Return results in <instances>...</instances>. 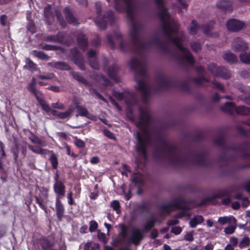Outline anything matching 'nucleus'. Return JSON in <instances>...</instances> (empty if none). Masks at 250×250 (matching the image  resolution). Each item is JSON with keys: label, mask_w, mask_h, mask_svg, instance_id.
<instances>
[{"label": "nucleus", "mask_w": 250, "mask_h": 250, "mask_svg": "<svg viewBox=\"0 0 250 250\" xmlns=\"http://www.w3.org/2000/svg\"><path fill=\"white\" fill-rule=\"evenodd\" d=\"M115 8L119 12L125 10L127 17L131 24L129 36L131 44L138 51L139 49H144L152 47H157L164 51H167L163 42L157 35H154L151 40L142 43L140 39V32L143 29V23L135 19V12L138 8L134 0H115Z\"/></svg>", "instance_id": "nucleus-1"}, {"label": "nucleus", "mask_w": 250, "mask_h": 250, "mask_svg": "<svg viewBox=\"0 0 250 250\" xmlns=\"http://www.w3.org/2000/svg\"><path fill=\"white\" fill-rule=\"evenodd\" d=\"M140 120L137 123V126L142 131L143 136H141L139 132L136 133V139L137 143L136 149L143 156L145 159H146V145L151 144L154 140L159 138V134L157 131L149 129L148 125L150 119V114L147 110L144 109L140 107Z\"/></svg>", "instance_id": "nucleus-2"}, {"label": "nucleus", "mask_w": 250, "mask_h": 250, "mask_svg": "<svg viewBox=\"0 0 250 250\" xmlns=\"http://www.w3.org/2000/svg\"><path fill=\"white\" fill-rule=\"evenodd\" d=\"M129 65L130 68L135 71V79L137 83L135 88L141 94L143 102L147 104L150 97V88L147 82L145 63L136 58H132Z\"/></svg>", "instance_id": "nucleus-3"}, {"label": "nucleus", "mask_w": 250, "mask_h": 250, "mask_svg": "<svg viewBox=\"0 0 250 250\" xmlns=\"http://www.w3.org/2000/svg\"><path fill=\"white\" fill-rule=\"evenodd\" d=\"M162 153L170 164L173 165L191 162L197 165L204 164V157L200 154H192L188 156H184L180 153L176 147L167 142H164L162 146Z\"/></svg>", "instance_id": "nucleus-4"}, {"label": "nucleus", "mask_w": 250, "mask_h": 250, "mask_svg": "<svg viewBox=\"0 0 250 250\" xmlns=\"http://www.w3.org/2000/svg\"><path fill=\"white\" fill-rule=\"evenodd\" d=\"M192 204V202L187 201L183 197H180L175 199L172 203L161 206L160 208L163 212L167 213L171 211L173 208L181 209L182 210L177 214V217L182 218L186 215L187 211L191 209Z\"/></svg>", "instance_id": "nucleus-5"}, {"label": "nucleus", "mask_w": 250, "mask_h": 250, "mask_svg": "<svg viewBox=\"0 0 250 250\" xmlns=\"http://www.w3.org/2000/svg\"><path fill=\"white\" fill-rule=\"evenodd\" d=\"M72 55V61L77 65L79 68L82 70L85 69L84 60L82 55L78 50L76 47L74 48L71 51Z\"/></svg>", "instance_id": "nucleus-6"}, {"label": "nucleus", "mask_w": 250, "mask_h": 250, "mask_svg": "<svg viewBox=\"0 0 250 250\" xmlns=\"http://www.w3.org/2000/svg\"><path fill=\"white\" fill-rule=\"evenodd\" d=\"M226 26L228 30L236 32L244 28L245 24L242 21L232 19L227 21Z\"/></svg>", "instance_id": "nucleus-7"}, {"label": "nucleus", "mask_w": 250, "mask_h": 250, "mask_svg": "<svg viewBox=\"0 0 250 250\" xmlns=\"http://www.w3.org/2000/svg\"><path fill=\"white\" fill-rule=\"evenodd\" d=\"M114 20L113 12L109 10L104 16L102 19L96 21V24L101 30H104L106 28L107 22L111 23L114 21Z\"/></svg>", "instance_id": "nucleus-8"}, {"label": "nucleus", "mask_w": 250, "mask_h": 250, "mask_svg": "<svg viewBox=\"0 0 250 250\" xmlns=\"http://www.w3.org/2000/svg\"><path fill=\"white\" fill-rule=\"evenodd\" d=\"M232 49L237 52L245 51L248 49V45L245 41L239 37L234 39L232 43Z\"/></svg>", "instance_id": "nucleus-9"}, {"label": "nucleus", "mask_w": 250, "mask_h": 250, "mask_svg": "<svg viewBox=\"0 0 250 250\" xmlns=\"http://www.w3.org/2000/svg\"><path fill=\"white\" fill-rule=\"evenodd\" d=\"M114 35L117 39H121L119 47L122 51L127 52L131 50L130 44L122 39V35L119 32H115Z\"/></svg>", "instance_id": "nucleus-10"}, {"label": "nucleus", "mask_w": 250, "mask_h": 250, "mask_svg": "<svg viewBox=\"0 0 250 250\" xmlns=\"http://www.w3.org/2000/svg\"><path fill=\"white\" fill-rule=\"evenodd\" d=\"M217 7L225 12H230L232 10V5L231 1L226 0H220L216 3Z\"/></svg>", "instance_id": "nucleus-11"}, {"label": "nucleus", "mask_w": 250, "mask_h": 250, "mask_svg": "<svg viewBox=\"0 0 250 250\" xmlns=\"http://www.w3.org/2000/svg\"><path fill=\"white\" fill-rule=\"evenodd\" d=\"M54 190L57 194L56 199H60L65 195V186L62 182H57L54 185Z\"/></svg>", "instance_id": "nucleus-12"}, {"label": "nucleus", "mask_w": 250, "mask_h": 250, "mask_svg": "<svg viewBox=\"0 0 250 250\" xmlns=\"http://www.w3.org/2000/svg\"><path fill=\"white\" fill-rule=\"evenodd\" d=\"M64 14L65 15V20L69 24L74 25L79 24L77 19L74 16L72 12L68 7H65L64 9Z\"/></svg>", "instance_id": "nucleus-13"}, {"label": "nucleus", "mask_w": 250, "mask_h": 250, "mask_svg": "<svg viewBox=\"0 0 250 250\" xmlns=\"http://www.w3.org/2000/svg\"><path fill=\"white\" fill-rule=\"evenodd\" d=\"M230 194V192H229L227 189H224L221 191H219L217 193H216L215 195L212 197L208 198L205 200H203L201 205H204L206 202H208L209 201H212L213 199L215 198H221L224 197L229 196Z\"/></svg>", "instance_id": "nucleus-14"}, {"label": "nucleus", "mask_w": 250, "mask_h": 250, "mask_svg": "<svg viewBox=\"0 0 250 250\" xmlns=\"http://www.w3.org/2000/svg\"><path fill=\"white\" fill-rule=\"evenodd\" d=\"M143 235L139 229H134L132 230L131 240L135 245H138L143 239Z\"/></svg>", "instance_id": "nucleus-15"}, {"label": "nucleus", "mask_w": 250, "mask_h": 250, "mask_svg": "<svg viewBox=\"0 0 250 250\" xmlns=\"http://www.w3.org/2000/svg\"><path fill=\"white\" fill-rule=\"evenodd\" d=\"M44 15L45 20L48 25H50L54 21V13L50 6L44 8Z\"/></svg>", "instance_id": "nucleus-16"}, {"label": "nucleus", "mask_w": 250, "mask_h": 250, "mask_svg": "<svg viewBox=\"0 0 250 250\" xmlns=\"http://www.w3.org/2000/svg\"><path fill=\"white\" fill-rule=\"evenodd\" d=\"M77 41L78 45L81 48L84 50L87 48L88 41L85 35L83 33L78 34L77 36Z\"/></svg>", "instance_id": "nucleus-17"}, {"label": "nucleus", "mask_w": 250, "mask_h": 250, "mask_svg": "<svg viewBox=\"0 0 250 250\" xmlns=\"http://www.w3.org/2000/svg\"><path fill=\"white\" fill-rule=\"evenodd\" d=\"M200 29H201V26L198 24L195 20H192L190 25L188 28V31L189 35L194 36L197 34Z\"/></svg>", "instance_id": "nucleus-18"}, {"label": "nucleus", "mask_w": 250, "mask_h": 250, "mask_svg": "<svg viewBox=\"0 0 250 250\" xmlns=\"http://www.w3.org/2000/svg\"><path fill=\"white\" fill-rule=\"evenodd\" d=\"M201 29L204 34L208 36L215 37L218 36L216 33H212V26L208 24H204L201 25Z\"/></svg>", "instance_id": "nucleus-19"}, {"label": "nucleus", "mask_w": 250, "mask_h": 250, "mask_svg": "<svg viewBox=\"0 0 250 250\" xmlns=\"http://www.w3.org/2000/svg\"><path fill=\"white\" fill-rule=\"evenodd\" d=\"M119 67L116 64H114L109 68L107 72L109 77H110L116 82H119V78L117 76V74L119 71Z\"/></svg>", "instance_id": "nucleus-20"}, {"label": "nucleus", "mask_w": 250, "mask_h": 250, "mask_svg": "<svg viewBox=\"0 0 250 250\" xmlns=\"http://www.w3.org/2000/svg\"><path fill=\"white\" fill-rule=\"evenodd\" d=\"M157 83L159 86L157 90L167 87L169 84L167 77L164 75H161L159 77L157 80Z\"/></svg>", "instance_id": "nucleus-21"}, {"label": "nucleus", "mask_w": 250, "mask_h": 250, "mask_svg": "<svg viewBox=\"0 0 250 250\" xmlns=\"http://www.w3.org/2000/svg\"><path fill=\"white\" fill-rule=\"evenodd\" d=\"M53 66L54 68L62 71L70 70L72 69L71 67L67 63L62 61L54 62Z\"/></svg>", "instance_id": "nucleus-22"}, {"label": "nucleus", "mask_w": 250, "mask_h": 250, "mask_svg": "<svg viewBox=\"0 0 250 250\" xmlns=\"http://www.w3.org/2000/svg\"><path fill=\"white\" fill-rule=\"evenodd\" d=\"M204 220V217L202 215H196L189 221L190 227L192 228H195L198 224L203 223Z\"/></svg>", "instance_id": "nucleus-23"}, {"label": "nucleus", "mask_w": 250, "mask_h": 250, "mask_svg": "<svg viewBox=\"0 0 250 250\" xmlns=\"http://www.w3.org/2000/svg\"><path fill=\"white\" fill-rule=\"evenodd\" d=\"M236 112L240 115L249 116L250 115V108L244 105L235 107Z\"/></svg>", "instance_id": "nucleus-24"}, {"label": "nucleus", "mask_w": 250, "mask_h": 250, "mask_svg": "<svg viewBox=\"0 0 250 250\" xmlns=\"http://www.w3.org/2000/svg\"><path fill=\"white\" fill-rule=\"evenodd\" d=\"M216 76H219L225 79H229L231 77V74L227 68L221 66L219 67L218 74L216 75Z\"/></svg>", "instance_id": "nucleus-25"}, {"label": "nucleus", "mask_w": 250, "mask_h": 250, "mask_svg": "<svg viewBox=\"0 0 250 250\" xmlns=\"http://www.w3.org/2000/svg\"><path fill=\"white\" fill-rule=\"evenodd\" d=\"M56 209L58 218L59 220H61L63 216L64 208L60 199H56Z\"/></svg>", "instance_id": "nucleus-26"}, {"label": "nucleus", "mask_w": 250, "mask_h": 250, "mask_svg": "<svg viewBox=\"0 0 250 250\" xmlns=\"http://www.w3.org/2000/svg\"><path fill=\"white\" fill-rule=\"evenodd\" d=\"M70 74L72 76L73 78L79 83H81L85 85H89L87 81L82 76H81L80 73L72 71Z\"/></svg>", "instance_id": "nucleus-27"}, {"label": "nucleus", "mask_w": 250, "mask_h": 250, "mask_svg": "<svg viewBox=\"0 0 250 250\" xmlns=\"http://www.w3.org/2000/svg\"><path fill=\"white\" fill-rule=\"evenodd\" d=\"M223 58L225 60L229 63H234L237 61L236 56L230 52H228L225 53L223 55Z\"/></svg>", "instance_id": "nucleus-28"}, {"label": "nucleus", "mask_w": 250, "mask_h": 250, "mask_svg": "<svg viewBox=\"0 0 250 250\" xmlns=\"http://www.w3.org/2000/svg\"><path fill=\"white\" fill-rule=\"evenodd\" d=\"M235 108L234 104L230 102H227L223 106L221 107L222 110L229 114H232Z\"/></svg>", "instance_id": "nucleus-29"}, {"label": "nucleus", "mask_w": 250, "mask_h": 250, "mask_svg": "<svg viewBox=\"0 0 250 250\" xmlns=\"http://www.w3.org/2000/svg\"><path fill=\"white\" fill-rule=\"evenodd\" d=\"M76 109L78 111V114L76 115L77 116L79 115L81 116H85L88 118H90L91 115L89 113L88 110L85 107H83L82 106L77 105Z\"/></svg>", "instance_id": "nucleus-30"}, {"label": "nucleus", "mask_w": 250, "mask_h": 250, "mask_svg": "<svg viewBox=\"0 0 250 250\" xmlns=\"http://www.w3.org/2000/svg\"><path fill=\"white\" fill-rule=\"evenodd\" d=\"M67 34L63 32H59L56 35L57 42L64 44L66 42Z\"/></svg>", "instance_id": "nucleus-31"}, {"label": "nucleus", "mask_w": 250, "mask_h": 250, "mask_svg": "<svg viewBox=\"0 0 250 250\" xmlns=\"http://www.w3.org/2000/svg\"><path fill=\"white\" fill-rule=\"evenodd\" d=\"M28 148L31 151L37 154H40L42 155H46L50 153V151L47 149H42L41 148H35L32 146L31 145L28 146Z\"/></svg>", "instance_id": "nucleus-32"}, {"label": "nucleus", "mask_w": 250, "mask_h": 250, "mask_svg": "<svg viewBox=\"0 0 250 250\" xmlns=\"http://www.w3.org/2000/svg\"><path fill=\"white\" fill-rule=\"evenodd\" d=\"M36 99L42 107L43 110H44L47 113H48L51 111V108L49 105L46 103L45 101L42 98L39 97H37Z\"/></svg>", "instance_id": "nucleus-33"}, {"label": "nucleus", "mask_w": 250, "mask_h": 250, "mask_svg": "<svg viewBox=\"0 0 250 250\" xmlns=\"http://www.w3.org/2000/svg\"><path fill=\"white\" fill-rule=\"evenodd\" d=\"M156 220L154 217H152L144 225V230L145 231H148L154 226Z\"/></svg>", "instance_id": "nucleus-34"}, {"label": "nucleus", "mask_w": 250, "mask_h": 250, "mask_svg": "<svg viewBox=\"0 0 250 250\" xmlns=\"http://www.w3.org/2000/svg\"><path fill=\"white\" fill-rule=\"evenodd\" d=\"M28 89L30 92H32L33 94H34L36 99L37 98V97H40V95H42V92L38 91L36 89L35 84H33L31 83H30L28 87Z\"/></svg>", "instance_id": "nucleus-35"}, {"label": "nucleus", "mask_w": 250, "mask_h": 250, "mask_svg": "<svg viewBox=\"0 0 250 250\" xmlns=\"http://www.w3.org/2000/svg\"><path fill=\"white\" fill-rule=\"evenodd\" d=\"M21 146H20L17 143H15L14 146L11 148V150L14 156V160L17 162L18 159V154L20 149H21Z\"/></svg>", "instance_id": "nucleus-36"}, {"label": "nucleus", "mask_w": 250, "mask_h": 250, "mask_svg": "<svg viewBox=\"0 0 250 250\" xmlns=\"http://www.w3.org/2000/svg\"><path fill=\"white\" fill-rule=\"evenodd\" d=\"M190 46L192 50L195 53H198L202 49L201 44L198 42H191L190 43Z\"/></svg>", "instance_id": "nucleus-37"}, {"label": "nucleus", "mask_w": 250, "mask_h": 250, "mask_svg": "<svg viewBox=\"0 0 250 250\" xmlns=\"http://www.w3.org/2000/svg\"><path fill=\"white\" fill-rule=\"evenodd\" d=\"M29 138L31 142L34 144H38L43 146H45V142L43 140L40 139L33 134H32L31 136L29 137Z\"/></svg>", "instance_id": "nucleus-38"}, {"label": "nucleus", "mask_w": 250, "mask_h": 250, "mask_svg": "<svg viewBox=\"0 0 250 250\" xmlns=\"http://www.w3.org/2000/svg\"><path fill=\"white\" fill-rule=\"evenodd\" d=\"M41 245L43 250H48L53 246V243L46 239H43L42 240Z\"/></svg>", "instance_id": "nucleus-39"}, {"label": "nucleus", "mask_w": 250, "mask_h": 250, "mask_svg": "<svg viewBox=\"0 0 250 250\" xmlns=\"http://www.w3.org/2000/svg\"><path fill=\"white\" fill-rule=\"evenodd\" d=\"M128 96L129 97L131 98V100H128V97H126L125 101H126V102L128 103V104L129 105H132L136 104L137 101V98L136 95L134 93H133L132 92L128 94Z\"/></svg>", "instance_id": "nucleus-40"}, {"label": "nucleus", "mask_w": 250, "mask_h": 250, "mask_svg": "<svg viewBox=\"0 0 250 250\" xmlns=\"http://www.w3.org/2000/svg\"><path fill=\"white\" fill-rule=\"evenodd\" d=\"M51 156L49 158V160L52 164V167L54 169H56L58 165V161L57 156L53 153L52 151H50Z\"/></svg>", "instance_id": "nucleus-41"}, {"label": "nucleus", "mask_w": 250, "mask_h": 250, "mask_svg": "<svg viewBox=\"0 0 250 250\" xmlns=\"http://www.w3.org/2000/svg\"><path fill=\"white\" fill-rule=\"evenodd\" d=\"M55 13L56 15V16L57 17V19L60 22V25L62 27L64 28L66 26V23L63 20V17L61 14V13L57 10H55Z\"/></svg>", "instance_id": "nucleus-42"}, {"label": "nucleus", "mask_w": 250, "mask_h": 250, "mask_svg": "<svg viewBox=\"0 0 250 250\" xmlns=\"http://www.w3.org/2000/svg\"><path fill=\"white\" fill-rule=\"evenodd\" d=\"M208 70L214 75L216 76L218 74L219 67L217 66L214 63H211L208 66Z\"/></svg>", "instance_id": "nucleus-43"}, {"label": "nucleus", "mask_w": 250, "mask_h": 250, "mask_svg": "<svg viewBox=\"0 0 250 250\" xmlns=\"http://www.w3.org/2000/svg\"><path fill=\"white\" fill-rule=\"evenodd\" d=\"M239 58L241 62L249 64L250 63V54L247 53H241L239 55Z\"/></svg>", "instance_id": "nucleus-44"}, {"label": "nucleus", "mask_w": 250, "mask_h": 250, "mask_svg": "<svg viewBox=\"0 0 250 250\" xmlns=\"http://www.w3.org/2000/svg\"><path fill=\"white\" fill-rule=\"evenodd\" d=\"M33 54L34 56L41 60H47L49 59V56L42 51L34 50L33 51Z\"/></svg>", "instance_id": "nucleus-45"}, {"label": "nucleus", "mask_w": 250, "mask_h": 250, "mask_svg": "<svg viewBox=\"0 0 250 250\" xmlns=\"http://www.w3.org/2000/svg\"><path fill=\"white\" fill-rule=\"evenodd\" d=\"M111 207L115 210L117 213H120V204L118 200L113 201L110 204Z\"/></svg>", "instance_id": "nucleus-46"}, {"label": "nucleus", "mask_w": 250, "mask_h": 250, "mask_svg": "<svg viewBox=\"0 0 250 250\" xmlns=\"http://www.w3.org/2000/svg\"><path fill=\"white\" fill-rule=\"evenodd\" d=\"M73 112L72 108H69L65 112L59 113L57 116L60 119H64L68 117Z\"/></svg>", "instance_id": "nucleus-47"}, {"label": "nucleus", "mask_w": 250, "mask_h": 250, "mask_svg": "<svg viewBox=\"0 0 250 250\" xmlns=\"http://www.w3.org/2000/svg\"><path fill=\"white\" fill-rule=\"evenodd\" d=\"M250 245V239L247 236H244L239 243V247L242 248Z\"/></svg>", "instance_id": "nucleus-48"}, {"label": "nucleus", "mask_w": 250, "mask_h": 250, "mask_svg": "<svg viewBox=\"0 0 250 250\" xmlns=\"http://www.w3.org/2000/svg\"><path fill=\"white\" fill-rule=\"evenodd\" d=\"M26 62L27 65V67L28 69L32 70H36L37 69L36 64L29 59H26Z\"/></svg>", "instance_id": "nucleus-49"}, {"label": "nucleus", "mask_w": 250, "mask_h": 250, "mask_svg": "<svg viewBox=\"0 0 250 250\" xmlns=\"http://www.w3.org/2000/svg\"><path fill=\"white\" fill-rule=\"evenodd\" d=\"M60 47L56 45H45L42 47V48L46 50H57L60 49Z\"/></svg>", "instance_id": "nucleus-50"}, {"label": "nucleus", "mask_w": 250, "mask_h": 250, "mask_svg": "<svg viewBox=\"0 0 250 250\" xmlns=\"http://www.w3.org/2000/svg\"><path fill=\"white\" fill-rule=\"evenodd\" d=\"M235 226H229L225 229L224 232L226 234H230L235 231Z\"/></svg>", "instance_id": "nucleus-51"}, {"label": "nucleus", "mask_w": 250, "mask_h": 250, "mask_svg": "<svg viewBox=\"0 0 250 250\" xmlns=\"http://www.w3.org/2000/svg\"><path fill=\"white\" fill-rule=\"evenodd\" d=\"M37 77L41 80H51L54 77V75L53 73L47 74L46 75H39Z\"/></svg>", "instance_id": "nucleus-52"}, {"label": "nucleus", "mask_w": 250, "mask_h": 250, "mask_svg": "<svg viewBox=\"0 0 250 250\" xmlns=\"http://www.w3.org/2000/svg\"><path fill=\"white\" fill-rule=\"evenodd\" d=\"M224 143V139L222 136L217 137L214 140L215 144L218 146H221Z\"/></svg>", "instance_id": "nucleus-53"}, {"label": "nucleus", "mask_w": 250, "mask_h": 250, "mask_svg": "<svg viewBox=\"0 0 250 250\" xmlns=\"http://www.w3.org/2000/svg\"><path fill=\"white\" fill-rule=\"evenodd\" d=\"M97 236L100 240L102 241L104 244L106 243L107 239L104 233L98 231Z\"/></svg>", "instance_id": "nucleus-54"}, {"label": "nucleus", "mask_w": 250, "mask_h": 250, "mask_svg": "<svg viewBox=\"0 0 250 250\" xmlns=\"http://www.w3.org/2000/svg\"><path fill=\"white\" fill-rule=\"evenodd\" d=\"M98 227L97 223L94 221H91L90 222L89 231L91 232L94 231L96 230Z\"/></svg>", "instance_id": "nucleus-55"}, {"label": "nucleus", "mask_w": 250, "mask_h": 250, "mask_svg": "<svg viewBox=\"0 0 250 250\" xmlns=\"http://www.w3.org/2000/svg\"><path fill=\"white\" fill-rule=\"evenodd\" d=\"M106 39L108 42V45L112 49H114L115 48V45L111 35H107L106 36Z\"/></svg>", "instance_id": "nucleus-56"}, {"label": "nucleus", "mask_w": 250, "mask_h": 250, "mask_svg": "<svg viewBox=\"0 0 250 250\" xmlns=\"http://www.w3.org/2000/svg\"><path fill=\"white\" fill-rule=\"evenodd\" d=\"M89 64L91 67L95 69H97L99 68V64L95 59L89 60Z\"/></svg>", "instance_id": "nucleus-57"}, {"label": "nucleus", "mask_w": 250, "mask_h": 250, "mask_svg": "<svg viewBox=\"0 0 250 250\" xmlns=\"http://www.w3.org/2000/svg\"><path fill=\"white\" fill-rule=\"evenodd\" d=\"M35 199L37 203L39 204L40 207L43 209H46L45 206L43 204V200L40 198L39 197L35 196Z\"/></svg>", "instance_id": "nucleus-58"}, {"label": "nucleus", "mask_w": 250, "mask_h": 250, "mask_svg": "<svg viewBox=\"0 0 250 250\" xmlns=\"http://www.w3.org/2000/svg\"><path fill=\"white\" fill-rule=\"evenodd\" d=\"M44 40L47 42H57L56 38V35H51L44 37L43 38Z\"/></svg>", "instance_id": "nucleus-59"}, {"label": "nucleus", "mask_w": 250, "mask_h": 250, "mask_svg": "<svg viewBox=\"0 0 250 250\" xmlns=\"http://www.w3.org/2000/svg\"><path fill=\"white\" fill-rule=\"evenodd\" d=\"M241 98L245 103L250 104V93H246L245 95L242 96Z\"/></svg>", "instance_id": "nucleus-60"}, {"label": "nucleus", "mask_w": 250, "mask_h": 250, "mask_svg": "<svg viewBox=\"0 0 250 250\" xmlns=\"http://www.w3.org/2000/svg\"><path fill=\"white\" fill-rule=\"evenodd\" d=\"M76 146L80 148L84 147L85 146L84 143L80 139L76 138L75 141Z\"/></svg>", "instance_id": "nucleus-61"}, {"label": "nucleus", "mask_w": 250, "mask_h": 250, "mask_svg": "<svg viewBox=\"0 0 250 250\" xmlns=\"http://www.w3.org/2000/svg\"><path fill=\"white\" fill-rule=\"evenodd\" d=\"M182 231V228L180 227H175L172 228L171 232L175 235L180 234Z\"/></svg>", "instance_id": "nucleus-62"}, {"label": "nucleus", "mask_w": 250, "mask_h": 250, "mask_svg": "<svg viewBox=\"0 0 250 250\" xmlns=\"http://www.w3.org/2000/svg\"><path fill=\"white\" fill-rule=\"evenodd\" d=\"M229 221V219L228 217H219L218 219V222L223 225Z\"/></svg>", "instance_id": "nucleus-63"}, {"label": "nucleus", "mask_w": 250, "mask_h": 250, "mask_svg": "<svg viewBox=\"0 0 250 250\" xmlns=\"http://www.w3.org/2000/svg\"><path fill=\"white\" fill-rule=\"evenodd\" d=\"M240 75L243 78L250 77V70H244L240 72Z\"/></svg>", "instance_id": "nucleus-64"}]
</instances>
